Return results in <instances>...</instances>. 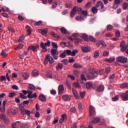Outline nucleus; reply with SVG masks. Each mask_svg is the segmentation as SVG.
I'll list each match as a JSON object with an SVG mask.
<instances>
[{
	"mask_svg": "<svg viewBox=\"0 0 128 128\" xmlns=\"http://www.w3.org/2000/svg\"><path fill=\"white\" fill-rule=\"evenodd\" d=\"M96 8H98L100 6L102 10L104 8V3L100 1L98 2L96 4Z\"/></svg>",
	"mask_w": 128,
	"mask_h": 128,
	"instance_id": "obj_16",
	"label": "nucleus"
},
{
	"mask_svg": "<svg viewBox=\"0 0 128 128\" xmlns=\"http://www.w3.org/2000/svg\"><path fill=\"white\" fill-rule=\"evenodd\" d=\"M20 96L22 98H24V100H26V98H27L26 96L24 95V94H22V93L20 94Z\"/></svg>",
	"mask_w": 128,
	"mask_h": 128,
	"instance_id": "obj_53",
	"label": "nucleus"
},
{
	"mask_svg": "<svg viewBox=\"0 0 128 128\" xmlns=\"http://www.w3.org/2000/svg\"><path fill=\"white\" fill-rule=\"evenodd\" d=\"M50 56V55H46V58H45V60H44V64H47L48 63V58Z\"/></svg>",
	"mask_w": 128,
	"mask_h": 128,
	"instance_id": "obj_35",
	"label": "nucleus"
},
{
	"mask_svg": "<svg viewBox=\"0 0 128 128\" xmlns=\"http://www.w3.org/2000/svg\"><path fill=\"white\" fill-rule=\"evenodd\" d=\"M38 32L41 34H48V29H41L39 30Z\"/></svg>",
	"mask_w": 128,
	"mask_h": 128,
	"instance_id": "obj_24",
	"label": "nucleus"
},
{
	"mask_svg": "<svg viewBox=\"0 0 128 128\" xmlns=\"http://www.w3.org/2000/svg\"><path fill=\"white\" fill-rule=\"evenodd\" d=\"M22 48H24V44H20L18 45L17 47V50H20Z\"/></svg>",
	"mask_w": 128,
	"mask_h": 128,
	"instance_id": "obj_60",
	"label": "nucleus"
},
{
	"mask_svg": "<svg viewBox=\"0 0 128 128\" xmlns=\"http://www.w3.org/2000/svg\"><path fill=\"white\" fill-rule=\"evenodd\" d=\"M66 118V114H62V119L64 120Z\"/></svg>",
	"mask_w": 128,
	"mask_h": 128,
	"instance_id": "obj_64",
	"label": "nucleus"
},
{
	"mask_svg": "<svg viewBox=\"0 0 128 128\" xmlns=\"http://www.w3.org/2000/svg\"><path fill=\"white\" fill-rule=\"evenodd\" d=\"M22 92L24 94H28L27 96L28 98H38V94H36V93H34L32 94V91L22 90Z\"/></svg>",
	"mask_w": 128,
	"mask_h": 128,
	"instance_id": "obj_1",
	"label": "nucleus"
},
{
	"mask_svg": "<svg viewBox=\"0 0 128 128\" xmlns=\"http://www.w3.org/2000/svg\"><path fill=\"white\" fill-rule=\"evenodd\" d=\"M72 68H82V66L80 64L75 63L72 65Z\"/></svg>",
	"mask_w": 128,
	"mask_h": 128,
	"instance_id": "obj_20",
	"label": "nucleus"
},
{
	"mask_svg": "<svg viewBox=\"0 0 128 128\" xmlns=\"http://www.w3.org/2000/svg\"><path fill=\"white\" fill-rule=\"evenodd\" d=\"M18 20H20V22H22L24 20V18L22 16L20 15L18 16Z\"/></svg>",
	"mask_w": 128,
	"mask_h": 128,
	"instance_id": "obj_55",
	"label": "nucleus"
},
{
	"mask_svg": "<svg viewBox=\"0 0 128 128\" xmlns=\"http://www.w3.org/2000/svg\"><path fill=\"white\" fill-rule=\"evenodd\" d=\"M89 38L90 42H96V39L94 37L92 36H90Z\"/></svg>",
	"mask_w": 128,
	"mask_h": 128,
	"instance_id": "obj_36",
	"label": "nucleus"
},
{
	"mask_svg": "<svg viewBox=\"0 0 128 128\" xmlns=\"http://www.w3.org/2000/svg\"><path fill=\"white\" fill-rule=\"evenodd\" d=\"M50 46V41H48L47 42L44 43L41 42L40 44V48L43 50H46V46Z\"/></svg>",
	"mask_w": 128,
	"mask_h": 128,
	"instance_id": "obj_5",
	"label": "nucleus"
},
{
	"mask_svg": "<svg viewBox=\"0 0 128 128\" xmlns=\"http://www.w3.org/2000/svg\"><path fill=\"white\" fill-rule=\"evenodd\" d=\"M62 68H64V65L62 64H58V66L56 67V68L58 70L59 68L60 70H62Z\"/></svg>",
	"mask_w": 128,
	"mask_h": 128,
	"instance_id": "obj_40",
	"label": "nucleus"
},
{
	"mask_svg": "<svg viewBox=\"0 0 128 128\" xmlns=\"http://www.w3.org/2000/svg\"><path fill=\"white\" fill-rule=\"evenodd\" d=\"M118 62H121V64H126L128 58L124 56H120L118 58Z\"/></svg>",
	"mask_w": 128,
	"mask_h": 128,
	"instance_id": "obj_7",
	"label": "nucleus"
},
{
	"mask_svg": "<svg viewBox=\"0 0 128 128\" xmlns=\"http://www.w3.org/2000/svg\"><path fill=\"white\" fill-rule=\"evenodd\" d=\"M12 114H18V110H16V109H12Z\"/></svg>",
	"mask_w": 128,
	"mask_h": 128,
	"instance_id": "obj_52",
	"label": "nucleus"
},
{
	"mask_svg": "<svg viewBox=\"0 0 128 128\" xmlns=\"http://www.w3.org/2000/svg\"><path fill=\"white\" fill-rule=\"evenodd\" d=\"M93 14H96L98 12V8L96 7H92L91 10Z\"/></svg>",
	"mask_w": 128,
	"mask_h": 128,
	"instance_id": "obj_38",
	"label": "nucleus"
},
{
	"mask_svg": "<svg viewBox=\"0 0 128 128\" xmlns=\"http://www.w3.org/2000/svg\"><path fill=\"white\" fill-rule=\"evenodd\" d=\"M121 52H125L126 50L128 48V44H126V42L122 41L120 44Z\"/></svg>",
	"mask_w": 128,
	"mask_h": 128,
	"instance_id": "obj_4",
	"label": "nucleus"
},
{
	"mask_svg": "<svg viewBox=\"0 0 128 128\" xmlns=\"http://www.w3.org/2000/svg\"><path fill=\"white\" fill-rule=\"evenodd\" d=\"M28 88H29L30 90H36V87L30 84L28 86Z\"/></svg>",
	"mask_w": 128,
	"mask_h": 128,
	"instance_id": "obj_34",
	"label": "nucleus"
},
{
	"mask_svg": "<svg viewBox=\"0 0 128 128\" xmlns=\"http://www.w3.org/2000/svg\"><path fill=\"white\" fill-rule=\"evenodd\" d=\"M76 8H73L72 10L70 12L71 18H74L76 16Z\"/></svg>",
	"mask_w": 128,
	"mask_h": 128,
	"instance_id": "obj_17",
	"label": "nucleus"
},
{
	"mask_svg": "<svg viewBox=\"0 0 128 128\" xmlns=\"http://www.w3.org/2000/svg\"><path fill=\"white\" fill-rule=\"evenodd\" d=\"M1 56H2L3 58H6V56H8V54L6 52H4V50H2L0 54Z\"/></svg>",
	"mask_w": 128,
	"mask_h": 128,
	"instance_id": "obj_37",
	"label": "nucleus"
},
{
	"mask_svg": "<svg viewBox=\"0 0 128 128\" xmlns=\"http://www.w3.org/2000/svg\"><path fill=\"white\" fill-rule=\"evenodd\" d=\"M22 75L24 78V80H26L27 78H28V77L30 76V74H28V72L22 73Z\"/></svg>",
	"mask_w": 128,
	"mask_h": 128,
	"instance_id": "obj_27",
	"label": "nucleus"
},
{
	"mask_svg": "<svg viewBox=\"0 0 128 128\" xmlns=\"http://www.w3.org/2000/svg\"><path fill=\"white\" fill-rule=\"evenodd\" d=\"M0 118L1 120H6V114H0Z\"/></svg>",
	"mask_w": 128,
	"mask_h": 128,
	"instance_id": "obj_45",
	"label": "nucleus"
},
{
	"mask_svg": "<svg viewBox=\"0 0 128 128\" xmlns=\"http://www.w3.org/2000/svg\"><path fill=\"white\" fill-rule=\"evenodd\" d=\"M60 32L62 34H66L68 32V30L64 27H62L60 28Z\"/></svg>",
	"mask_w": 128,
	"mask_h": 128,
	"instance_id": "obj_33",
	"label": "nucleus"
},
{
	"mask_svg": "<svg viewBox=\"0 0 128 128\" xmlns=\"http://www.w3.org/2000/svg\"><path fill=\"white\" fill-rule=\"evenodd\" d=\"M100 56V52L98 51H96L94 54V58H98Z\"/></svg>",
	"mask_w": 128,
	"mask_h": 128,
	"instance_id": "obj_43",
	"label": "nucleus"
},
{
	"mask_svg": "<svg viewBox=\"0 0 128 128\" xmlns=\"http://www.w3.org/2000/svg\"><path fill=\"white\" fill-rule=\"evenodd\" d=\"M24 114H26L27 116H30V111L28 110H25Z\"/></svg>",
	"mask_w": 128,
	"mask_h": 128,
	"instance_id": "obj_61",
	"label": "nucleus"
},
{
	"mask_svg": "<svg viewBox=\"0 0 128 128\" xmlns=\"http://www.w3.org/2000/svg\"><path fill=\"white\" fill-rule=\"evenodd\" d=\"M74 84L75 88H80V84L76 82H74Z\"/></svg>",
	"mask_w": 128,
	"mask_h": 128,
	"instance_id": "obj_57",
	"label": "nucleus"
},
{
	"mask_svg": "<svg viewBox=\"0 0 128 128\" xmlns=\"http://www.w3.org/2000/svg\"><path fill=\"white\" fill-rule=\"evenodd\" d=\"M82 37L86 42H88V36L86 34H82Z\"/></svg>",
	"mask_w": 128,
	"mask_h": 128,
	"instance_id": "obj_30",
	"label": "nucleus"
},
{
	"mask_svg": "<svg viewBox=\"0 0 128 128\" xmlns=\"http://www.w3.org/2000/svg\"><path fill=\"white\" fill-rule=\"evenodd\" d=\"M76 18V20H84V18L82 17V16H77Z\"/></svg>",
	"mask_w": 128,
	"mask_h": 128,
	"instance_id": "obj_59",
	"label": "nucleus"
},
{
	"mask_svg": "<svg viewBox=\"0 0 128 128\" xmlns=\"http://www.w3.org/2000/svg\"><path fill=\"white\" fill-rule=\"evenodd\" d=\"M92 6V2H88L85 6V8H90Z\"/></svg>",
	"mask_w": 128,
	"mask_h": 128,
	"instance_id": "obj_44",
	"label": "nucleus"
},
{
	"mask_svg": "<svg viewBox=\"0 0 128 128\" xmlns=\"http://www.w3.org/2000/svg\"><path fill=\"white\" fill-rule=\"evenodd\" d=\"M38 70L36 69H34L32 72V76H38L39 74Z\"/></svg>",
	"mask_w": 128,
	"mask_h": 128,
	"instance_id": "obj_14",
	"label": "nucleus"
},
{
	"mask_svg": "<svg viewBox=\"0 0 128 128\" xmlns=\"http://www.w3.org/2000/svg\"><path fill=\"white\" fill-rule=\"evenodd\" d=\"M78 34H74L69 39L70 40H74L78 38Z\"/></svg>",
	"mask_w": 128,
	"mask_h": 128,
	"instance_id": "obj_22",
	"label": "nucleus"
},
{
	"mask_svg": "<svg viewBox=\"0 0 128 128\" xmlns=\"http://www.w3.org/2000/svg\"><path fill=\"white\" fill-rule=\"evenodd\" d=\"M26 28H27V32H28V34H32V29H30V28L28 26H26Z\"/></svg>",
	"mask_w": 128,
	"mask_h": 128,
	"instance_id": "obj_39",
	"label": "nucleus"
},
{
	"mask_svg": "<svg viewBox=\"0 0 128 128\" xmlns=\"http://www.w3.org/2000/svg\"><path fill=\"white\" fill-rule=\"evenodd\" d=\"M56 6H58V2L56 1H55L53 2V4L52 5V8H56Z\"/></svg>",
	"mask_w": 128,
	"mask_h": 128,
	"instance_id": "obj_50",
	"label": "nucleus"
},
{
	"mask_svg": "<svg viewBox=\"0 0 128 128\" xmlns=\"http://www.w3.org/2000/svg\"><path fill=\"white\" fill-rule=\"evenodd\" d=\"M50 52L52 56H58V49L52 48L50 50Z\"/></svg>",
	"mask_w": 128,
	"mask_h": 128,
	"instance_id": "obj_11",
	"label": "nucleus"
},
{
	"mask_svg": "<svg viewBox=\"0 0 128 128\" xmlns=\"http://www.w3.org/2000/svg\"><path fill=\"white\" fill-rule=\"evenodd\" d=\"M74 8H76V12H78L80 14H82V9L81 8H78V6H74Z\"/></svg>",
	"mask_w": 128,
	"mask_h": 128,
	"instance_id": "obj_31",
	"label": "nucleus"
},
{
	"mask_svg": "<svg viewBox=\"0 0 128 128\" xmlns=\"http://www.w3.org/2000/svg\"><path fill=\"white\" fill-rule=\"evenodd\" d=\"M100 46H102L106 47V42H104L102 40H99L98 42L96 44V46L98 48L100 47Z\"/></svg>",
	"mask_w": 128,
	"mask_h": 128,
	"instance_id": "obj_10",
	"label": "nucleus"
},
{
	"mask_svg": "<svg viewBox=\"0 0 128 128\" xmlns=\"http://www.w3.org/2000/svg\"><path fill=\"white\" fill-rule=\"evenodd\" d=\"M66 7L67 8H72V5L70 4H66Z\"/></svg>",
	"mask_w": 128,
	"mask_h": 128,
	"instance_id": "obj_63",
	"label": "nucleus"
},
{
	"mask_svg": "<svg viewBox=\"0 0 128 128\" xmlns=\"http://www.w3.org/2000/svg\"><path fill=\"white\" fill-rule=\"evenodd\" d=\"M58 90L59 94H62V92H64V85L59 86Z\"/></svg>",
	"mask_w": 128,
	"mask_h": 128,
	"instance_id": "obj_15",
	"label": "nucleus"
},
{
	"mask_svg": "<svg viewBox=\"0 0 128 128\" xmlns=\"http://www.w3.org/2000/svg\"><path fill=\"white\" fill-rule=\"evenodd\" d=\"M112 100H113V102H116V100H120V96L117 95L115 96L112 98Z\"/></svg>",
	"mask_w": 128,
	"mask_h": 128,
	"instance_id": "obj_42",
	"label": "nucleus"
},
{
	"mask_svg": "<svg viewBox=\"0 0 128 128\" xmlns=\"http://www.w3.org/2000/svg\"><path fill=\"white\" fill-rule=\"evenodd\" d=\"M90 116H96V109L94 108V107L92 106H90Z\"/></svg>",
	"mask_w": 128,
	"mask_h": 128,
	"instance_id": "obj_9",
	"label": "nucleus"
},
{
	"mask_svg": "<svg viewBox=\"0 0 128 128\" xmlns=\"http://www.w3.org/2000/svg\"><path fill=\"white\" fill-rule=\"evenodd\" d=\"M46 76L47 78H52V71H48L46 72Z\"/></svg>",
	"mask_w": 128,
	"mask_h": 128,
	"instance_id": "obj_29",
	"label": "nucleus"
},
{
	"mask_svg": "<svg viewBox=\"0 0 128 128\" xmlns=\"http://www.w3.org/2000/svg\"><path fill=\"white\" fill-rule=\"evenodd\" d=\"M16 94L14 92H10L8 94V97L9 98H14V96H16Z\"/></svg>",
	"mask_w": 128,
	"mask_h": 128,
	"instance_id": "obj_47",
	"label": "nucleus"
},
{
	"mask_svg": "<svg viewBox=\"0 0 128 128\" xmlns=\"http://www.w3.org/2000/svg\"><path fill=\"white\" fill-rule=\"evenodd\" d=\"M60 58H66V52H64L60 54Z\"/></svg>",
	"mask_w": 128,
	"mask_h": 128,
	"instance_id": "obj_62",
	"label": "nucleus"
},
{
	"mask_svg": "<svg viewBox=\"0 0 128 128\" xmlns=\"http://www.w3.org/2000/svg\"><path fill=\"white\" fill-rule=\"evenodd\" d=\"M100 119L99 118L96 117L94 118V120L92 121V124H98V122H100Z\"/></svg>",
	"mask_w": 128,
	"mask_h": 128,
	"instance_id": "obj_28",
	"label": "nucleus"
},
{
	"mask_svg": "<svg viewBox=\"0 0 128 128\" xmlns=\"http://www.w3.org/2000/svg\"><path fill=\"white\" fill-rule=\"evenodd\" d=\"M97 90L98 92H104V85H100L97 88Z\"/></svg>",
	"mask_w": 128,
	"mask_h": 128,
	"instance_id": "obj_26",
	"label": "nucleus"
},
{
	"mask_svg": "<svg viewBox=\"0 0 128 128\" xmlns=\"http://www.w3.org/2000/svg\"><path fill=\"white\" fill-rule=\"evenodd\" d=\"M120 88H128V83L125 82L121 84V85L120 86Z\"/></svg>",
	"mask_w": 128,
	"mask_h": 128,
	"instance_id": "obj_32",
	"label": "nucleus"
},
{
	"mask_svg": "<svg viewBox=\"0 0 128 128\" xmlns=\"http://www.w3.org/2000/svg\"><path fill=\"white\" fill-rule=\"evenodd\" d=\"M61 62H62L64 64H65V66H66L68 64V60L66 59H64V60H62Z\"/></svg>",
	"mask_w": 128,
	"mask_h": 128,
	"instance_id": "obj_56",
	"label": "nucleus"
},
{
	"mask_svg": "<svg viewBox=\"0 0 128 128\" xmlns=\"http://www.w3.org/2000/svg\"><path fill=\"white\" fill-rule=\"evenodd\" d=\"M42 21H38L37 22H36L34 24V26H40V24H42Z\"/></svg>",
	"mask_w": 128,
	"mask_h": 128,
	"instance_id": "obj_46",
	"label": "nucleus"
},
{
	"mask_svg": "<svg viewBox=\"0 0 128 128\" xmlns=\"http://www.w3.org/2000/svg\"><path fill=\"white\" fill-rule=\"evenodd\" d=\"M108 54H110V52L108 51H104L103 53L104 56H108Z\"/></svg>",
	"mask_w": 128,
	"mask_h": 128,
	"instance_id": "obj_58",
	"label": "nucleus"
},
{
	"mask_svg": "<svg viewBox=\"0 0 128 128\" xmlns=\"http://www.w3.org/2000/svg\"><path fill=\"white\" fill-rule=\"evenodd\" d=\"M19 110L21 112V114L24 116V112H26V108H24V106H19Z\"/></svg>",
	"mask_w": 128,
	"mask_h": 128,
	"instance_id": "obj_23",
	"label": "nucleus"
},
{
	"mask_svg": "<svg viewBox=\"0 0 128 128\" xmlns=\"http://www.w3.org/2000/svg\"><path fill=\"white\" fill-rule=\"evenodd\" d=\"M62 100H65V102H68V100H70V97L68 95H63Z\"/></svg>",
	"mask_w": 128,
	"mask_h": 128,
	"instance_id": "obj_18",
	"label": "nucleus"
},
{
	"mask_svg": "<svg viewBox=\"0 0 128 128\" xmlns=\"http://www.w3.org/2000/svg\"><path fill=\"white\" fill-rule=\"evenodd\" d=\"M128 6V4L127 2H124L122 5V8L124 10H126Z\"/></svg>",
	"mask_w": 128,
	"mask_h": 128,
	"instance_id": "obj_54",
	"label": "nucleus"
},
{
	"mask_svg": "<svg viewBox=\"0 0 128 128\" xmlns=\"http://www.w3.org/2000/svg\"><path fill=\"white\" fill-rule=\"evenodd\" d=\"M98 76V72L95 70H92L89 74H88V76L89 80H92Z\"/></svg>",
	"mask_w": 128,
	"mask_h": 128,
	"instance_id": "obj_2",
	"label": "nucleus"
},
{
	"mask_svg": "<svg viewBox=\"0 0 128 128\" xmlns=\"http://www.w3.org/2000/svg\"><path fill=\"white\" fill-rule=\"evenodd\" d=\"M86 88H87V90H90V88H92V83L90 82H88L86 83Z\"/></svg>",
	"mask_w": 128,
	"mask_h": 128,
	"instance_id": "obj_25",
	"label": "nucleus"
},
{
	"mask_svg": "<svg viewBox=\"0 0 128 128\" xmlns=\"http://www.w3.org/2000/svg\"><path fill=\"white\" fill-rule=\"evenodd\" d=\"M64 52L65 54H66L68 56H76V54H78V50H74L72 52L71 50H64Z\"/></svg>",
	"mask_w": 128,
	"mask_h": 128,
	"instance_id": "obj_3",
	"label": "nucleus"
},
{
	"mask_svg": "<svg viewBox=\"0 0 128 128\" xmlns=\"http://www.w3.org/2000/svg\"><path fill=\"white\" fill-rule=\"evenodd\" d=\"M68 78H70L72 80H76V78H74L72 75L68 74Z\"/></svg>",
	"mask_w": 128,
	"mask_h": 128,
	"instance_id": "obj_49",
	"label": "nucleus"
},
{
	"mask_svg": "<svg viewBox=\"0 0 128 128\" xmlns=\"http://www.w3.org/2000/svg\"><path fill=\"white\" fill-rule=\"evenodd\" d=\"M84 96H86V91H84L83 92H80V96L82 98H84Z\"/></svg>",
	"mask_w": 128,
	"mask_h": 128,
	"instance_id": "obj_48",
	"label": "nucleus"
},
{
	"mask_svg": "<svg viewBox=\"0 0 128 128\" xmlns=\"http://www.w3.org/2000/svg\"><path fill=\"white\" fill-rule=\"evenodd\" d=\"M121 98L124 102L128 100V90L125 93L120 94Z\"/></svg>",
	"mask_w": 128,
	"mask_h": 128,
	"instance_id": "obj_6",
	"label": "nucleus"
},
{
	"mask_svg": "<svg viewBox=\"0 0 128 128\" xmlns=\"http://www.w3.org/2000/svg\"><path fill=\"white\" fill-rule=\"evenodd\" d=\"M78 108L80 112H82V103H78Z\"/></svg>",
	"mask_w": 128,
	"mask_h": 128,
	"instance_id": "obj_51",
	"label": "nucleus"
},
{
	"mask_svg": "<svg viewBox=\"0 0 128 128\" xmlns=\"http://www.w3.org/2000/svg\"><path fill=\"white\" fill-rule=\"evenodd\" d=\"M40 48V45H36V46H29L28 50H32L34 52H38V50Z\"/></svg>",
	"mask_w": 128,
	"mask_h": 128,
	"instance_id": "obj_8",
	"label": "nucleus"
},
{
	"mask_svg": "<svg viewBox=\"0 0 128 128\" xmlns=\"http://www.w3.org/2000/svg\"><path fill=\"white\" fill-rule=\"evenodd\" d=\"M72 90L75 98H76V100H78L80 98V97L78 96V93L76 90L72 88Z\"/></svg>",
	"mask_w": 128,
	"mask_h": 128,
	"instance_id": "obj_12",
	"label": "nucleus"
},
{
	"mask_svg": "<svg viewBox=\"0 0 128 128\" xmlns=\"http://www.w3.org/2000/svg\"><path fill=\"white\" fill-rule=\"evenodd\" d=\"M52 46L54 48L58 49V44H56V43L54 42H52Z\"/></svg>",
	"mask_w": 128,
	"mask_h": 128,
	"instance_id": "obj_41",
	"label": "nucleus"
},
{
	"mask_svg": "<svg viewBox=\"0 0 128 128\" xmlns=\"http://www.w3.org/2000/svg\"><path fill=\"white\" fill-rule=\"evenodd\" d=\"M82 50L83 52H90V48H88V47L82 46Z\"/></svg>",
	"mask_w": 128,
	"mask_h": 128,
	"instance_id": "obj_21",
	"label": "nucleus"
},
{
	"mask_svg": "<svg viewBox=\"0 0 128 128\" xmlns=\"http://www.w3.org/2000/svg\"><path fill=\"white\" fill-rule=\"evenodd\" d=\"M38 98L41 102H46V96H44V95L43 94H40Z\"/></svg>",
	"mask_w": 128,
	"mask_h": 128,
	"instance_id": "obj_13",
	"label": "nucleus"
},
{
	"mask_svg": "<svg viewBox=\"0 0 128 128\" xmlns=\"http://www.w3.org/2000/svg\"><path fill=\"white\" fill-rule=\"evenodd\" d=\"M47 55H49V57L48 58V62L49 64H52L53 62H54V58L50 56V54H48Z\"/></svg>",
	"mask_w": 128,
	"mask_h": 128,
	"instance_id": "obj_19",
	"label": "nucleus"
}]
</instances>
